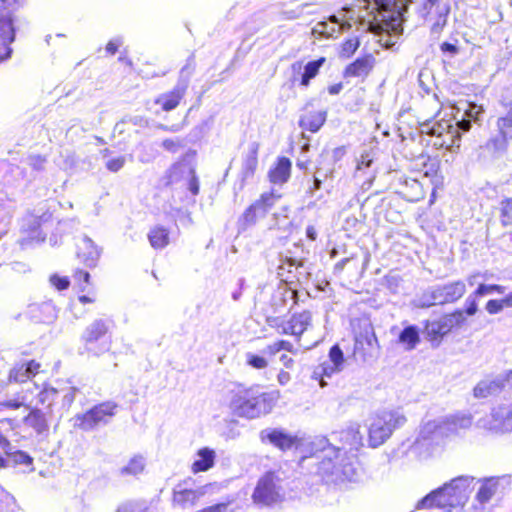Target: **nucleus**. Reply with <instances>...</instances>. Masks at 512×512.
I'll use <instances>...</instances> for the list:
<instances>
[{
	"label": "nucleus",
	"instance_id": "6e6552de",
	"mask_svg": "<svg viewBox=\"0 0 512 512\" xmlns=\"http://www.w3.org/2000/svg\"><path fill=\"white\" fill-rule=\"evenodd\" d=\"M212 484L199 485L192 477L178 482L172 493V505L182 510L193 509L211 489Z\"/></svg>",
	"mask_w": 512,
	"mask_h": 512
},
{
	"label": "nucleus",
	"instance_id": "4c0bfd02",
	"mask_svg": "<svg viewBox=\"0 0 512 512\" xmlns=\"http://www.w3.org/2000/svg\"><path fill=\"white\" fill-rule=\"evenodd\" d=\"M26 425L32 427L37 433H43L48 429L45 414L40 409H33L25 418Z\"/></svg>",
	"mask_w": 512,
	"mask_h": 512
},
{
	"label": "nucleus",
	"instance_id": "680f3d73",
	"mask_svg": "<svg viewBox=\"0 0 512 512\" xmlns=\"http://www.w3.org/2000/svg\"><path fill=\"white\" fill-rule=\"evenodd\" d=\"M440 50L444 54H449L450 56H455L459 53V47L456 43H450V42H443L440 45Z\"/></svg>",
	"mask_w": 512,
	"mask_h": 512
},
{
	"label": "nucleus",
	"instance_id": "052dcab7",
	"mask_svg": "<svg viewBox=\"0 0 512 512\" xmlns=\"http://www.w3.org/2000/svg\"><path fill=\"white\" fill-rule=\"evenodd\" d=\"M331 368H334L329 362H324L321 364L317 370L314 372L316 375H319L321 377H331L334 373L339 372L338 370H331Z\"/></svg>",
	"mask_w": 512,
	"mask_h": 512
},
{
	"label": "nucleus",
	"instance_id": "e2e57ef3",
	"mask_svg": "<svg viewBox=\"0 0 512 512\" xmlns=\"http://www.w3.org/2000/svg\"><path fill=\"white\" fill-rule=\"evenodd\" d=\"M57 394V391L53 388L45 389L39 393V401L44 404L45 402H49V405L54 400V396Z\"/></svg>",
	"mask_w": 512,
	"mask_h": 512
},
{
	"label": "nucleus",
	"instance_id": "6ab92c4d",
	"mask_svg": "<svg viewBox=\"0 0 512 512\" xmlns=\"http://www.w3.org/2000/svg\"><path fill=\"white\" fill-rule=\"evenodd\" d=\"M480 483L481 485L476 493V500L480 504H486L510 484V477L506 475L488 477L480 480Z\"/></svg>",
	"mask_w": 512,
	"mask_h": 512
},
{
	"label": "nucleus",
	"instance_id": "69168bd1",
	"mask_svg": "<svg viewBox=\"0 0 512 512\" xmlns=\"http://www.w3.org/2000/svg\"><path fill=\"white\" fill-rule=\"evenodd\" d=\"M322 186V180L317 177L316 175L313 176L312 180H311V183L309 184L307 190H306V194L309 195L310 197H313L315 192L317 190H319Z\"/></svg>",
	"mask_w": 512,
	"mask_h": 512
},
{
	"label": "nucleus",
	"instance_id": "8fccbe9b",
	"mask_svg": "<svg viewBox=\"0 0 512 512\" xmlns=\"http://www.w3.org/2000/svg\"><path fill=\"white\" fill-rule=\"evenodd\" d=\"M247 363L255 369H263L267 367L268 362L263 356H259L253 353L246 354Z\"/></svg>",
	"mask_w": 512,
	"mask_h": 512
},
{
	"label": "nucleus",
	"instance_id": "9d476101",
	"mask_svg": "<svg viewBox=\"0 0 512 512\" xmlns=\"http://www.w3.org/2000/svg\"><path fill=\"white\" fill-rule=\"evenodd\" d=\"M24 0H1L0 7V62L10 58L12 49L9 45L14 41L15 29L12 14Z\"/></svg>",
	"mask_w": 512,
	"mask_h": 512
},
{
	"label": "nucleus",
	"instance_id": "4468645a",
	"mask_svg": "<svg viewBox=\"0 0 512 512\" xmlns=\"http://www.w3.org/2000/svg\"><path fill=\"white\" fill-rule=\"evenodd\" d=\"M108 329V323L103 319L94 320L87 326L82 335V339L85 343V348L89 353L98 356L109 350V343L103 340Z\"/></svg>",
	"mask_w": 512,
	"mask_h": 512
},
{
	"label": "nucleus",
	"instance_id": "f257e3e1",
	"mask_svg": "<svg viewBox=\"0 0 512 512\" xmlns=\"http://www.w3.org/2000/svg\"><path fill=\"white\" fill-rule=\"evenodd\" d=\"M308 455L302 456L300 464L313 465V473L326 484L339 485L344 482H357L361 469L354 456L329 443L326 437H316L309 441Z\"/></svg>",
	"mask_w": 512,
	"mask_h": 512
},
{
	"label": "nucleus",
	"instance_id": "13d9d810",
	"mask_svg": "<svg viewBox=\"0 0 512 512\" xmlns=\"http://www.w3.org/2000/svg\"><path fill=\"white\" fill-rule=\"evenodd\" d=\"M477 297L475 296V293H472L469 295L465 301V313L469 316L474 315L477 312L478 306H477Z\"/></svg>",
	"mask_w": 512,
	"mask_h": 512
},
{
	"label": "nucleus",
	"instance_id": "dca6fc26",
	"mask_svg": "<svg viewBox=\"0 0 512 512\" xmlns=\"http://www.w3.org/2000/svg\"><path fill=\"white\" fill-rule=\"evenodd\" d=\"M278 478L274 473L268 472L262 476L255 487L252 498L256 504L270 505L280 498Z\"/></svg>",
	"mask_w": 512,
	"mask_h": 512
},
{
	"label": "nucleus",
	"instance_id": "39448f33",
	"mask_svg": "<svg viewBox=\"0 0 512 512\" xmlns=\"http://www.w3.org/2000/svg\"><path fill=\"white\" fill-rule=\"evenodd\" d=\"M472 425V416L465 413L447 415L425 422L419 431L417 443L439 445L446 438L457 436Z\"/></svg>",
	"mask_w": 512,
	"mask_h": 512
},
{
	"label": "nucleus",
	"instance_id": "09e8293b",
	"mask_svg": "<svg viewBox=\"0 0 512 512\" xmlns=\"http://www.w3.org/2000/svg\"><path fill=\"white\" fill-rule=\"evenodd\" d=\"M47 159L39 154H31L27 157V164L35 171L41 172L45 169Z\"/></svg>",
	"mask_w": 512,
	"mask_h": 512
},
{
	"label": "nucleus",
	"instance_id": "ddd939ff",
	"mask_svg": "<svg viewBox=\"0 0 512 512\" xmlns=\"http://www.w3.org/2000/svg\"><path fill=\"white\" fill-rule=\"evenodd\" d=\"M466 318L464 312L457 310L433 321H427L424 333L429 341L439 343L454 327L461 326Z\"/></svg>",
	"mask_w": 512,
	"mask_h": 512
},
{
	"label": "nucleus",
	"instance_id": "a878e982",
	"mask_svg": "<svg viewBox=\"0 0 512 512\" xmlns=\"http://www.w3.org/2000/svg\"><path fill=\"white\" fill-rule=\"evenodd\" d=\"M350 24L340 23L339 19L332 15L329 17V22L321 21L318 22L312 29V34L315 37L330 38L335 34L340 33L342 30L349 29Z\"/></svg>",
	"mask_w": 512,
	"mask_h": 512
},
{
	"label": "nucleus",
	"instance_id": "7c9ffc66",
	"mask_svg": "<svg viewBox=\"0 0 512 512\" xmlns=\"http://www.w3.org/2000/svg\"><path fill=\"white\" fill-rule=\"evenodd\" d=\"M21 228L24 233H27V237L23 239V242L44 241L45 236L42 235L40 230V220L38 217L33 215L25 217Z\"/></svg>",
	"mask_w": 512,
	"mask_h": 512
},
{
	"label": "nucleus",
	"instance_id": "423d86ee",
	"mask_svg": "<svg viewBox=\"0 0 512 512\" xmlns=\"http://www.w3.org/2000/svg\"><path fill=\"white\" fill-rule=\"evenodd\" d=\"M406 419L395 411H383L368 419V445L377 448L383 445L392 435V432L401 427Z\"/></svg>",
	"mask_w": 512,
	"mask_h": 512
},
{
	"label": "nucleus",
	"instance_id": "ea45409f",
	"mask_svg": "<svg viewBox=\"0 0 512 512\" xmlns=\"http://www.w3.org/2000/svg\"><path fill=\"white\" fill-rule=\"evenodd\" d=\"M504 381L497 379L494 381H481L474 388V395L477 398H485L504 386Z\"/></svg>",
	"mask_w": 512,
	"mask_h": 512
},
{
	"label": "nucleus",
	"instance_id": "79ce46f5",
	"mask_svg": "<svg viewBox=\"0 0 512 512\" xmlns=\"http://www.w3.org/2000/svg\"><path fill=\"white\" fill-rule=\"evenodd\" d=\"M145 468V459L142 456H134L130 459L128 464L121 468V475H133L136 476L143 472Z\"/></svg>",
	"mask_w": 512,
	"mask_h": 512
},
{
	"label": "nucleus",
	"instance_id": "4be33fe9",
	"mask_svg": "<svg viewBox=\"0 0 512 512\" xmlns=\"http://www.w3.org/2000/svg\"><path fill=\"white\" fill-rule=\"evenodd\" d=\"M378 350V340L371 326H367L355 336L354 353L364 359L372 357Z\"/></svg>",
	"mask_w": 512,
	"mask_h": 512
},
{
	"label": "nucleus",
	"instance_id": "2f4dec72",
	"mask_svg": "<svg viewBox=\"0 0 512 512\" xmlns=\"http://www.w3.org/2000/svg\"><path fill=\"white\" fill-rule=\"evenodd\" d=\"M458 128L457 116H454L453 119H442L430 124H424L422 128L423 133L430 134L434 136L436 139L440 136H444V134L450 132L452 129Z\"/></svg>",
	"mask_w": 512,
	"mask_h": 512
},
{
	"label": "nucleus",
	"instance_id": "58836bf2",
	"mask_svg": "<svg viewBox=\"0 0 512 512\" xmlns=\"http://www.w3.org/2000/svg\"><path fill=\"white\" fill-rule=\"evenodd\" d=\"M325 61H326L325 58L321 57V58H319L317 60H313V61L308 62L304 66V71H303V73L301 75L300 84L302 86L307 87L310 84V81L313 78H315L316 75L319 73V70L323 66Z\"/></svg>",
	"mask_w": 512,
	"mask_h": 512
},
{
	"label": "nucleus",
	"instance_id": "cd10ccee",
	"mask_svg": "<svg viewBox=\"0 0 512 512\" xmlns=\"http://www.w3.org/2000/svg\"><path fill=\"white\" fill-rule=\"evenodd\" d=\"M327 111H307L299 119V127L312 133L317 132L325 123Z\"/></svg>",
	"mask_w": 512,
	"mask_h": 512
},
{
	"label": "nucleus",
	"instance_id": "de8ad7c7",
	"mask_svg": "<svg viewBox=\"0 0 512 512\" xmlns=\"http://www.w3.org/2000/svg\"><path fill=\"white\" fill-rule=\"evenodd\" d=\"M373 162H374V156H373L372 151L362 153L360 156V159L357 162L355 176L359 177L361 172H364L366 169L371 168Z\"/></svg>",
	"mask_w": 512,
	"mask_h": 512
},
{
	"label": "nucleus",
	"instance_id": "c756f323",
	"mask_svg": "<svg viewBox=\"0 0 512 512\" xmlns=\"http://www.w3.org/2000/svg\"><path fill=\"white\" fill-rule=\"evenodd\" d=\"M196 456L197 458L194 460L191 466V471L194 474L208 471L214 466L216 458L214 450L208 447H204L198 450Z\"/></svg>",
	"mask_w": 512,
	"mask_h": 512
},
{
	"label": "nucleus",
	"instance_id": "20e7f679",
	"mask_svg": "<svg viewBox=\"0 0 512 512\" xmlns=\"http://www.w3.org/2000/svg\"><path fill=\"white\" fill-rule=\"evenodd\" d=\"M410 3H413V0H373L372 3H368V8L371 9L367 20L369 28L401 34L404 15Z\"/></svg>",
	"mask_w": 512,
	"mask_h": 512
},
{
	"label": "nucleus",
	"instance_id": "603ef678",
	"mask_svg": "<svg viewBox=\"0 0 512 512\" xmlns=\"http://www.w3.org/2000/svg\"><path fill=\"white\" fill-rule=\"evenodd\" d=\"M503 291V288L499 285H486V284H480L478 288L475 290V296L481 297L488 294H493L494 292L501 293Z\"/></svg>",
	"mask_w": 512,
	"mask_h": 512
},
{
	"label": "nucleus",
	"instance_id": "c9c22d12",
	"mask_svg": "<svg viewBox=\"0 0 512 512\" xmlns=\"http://www.w3.org/2000/svg\"><path fill=\"white\" fill-rule=\"evenodd\" d=\"M148 240L154 249H163L169 244V231L163 226H155L149 231Z\"/></svg>",
	"mask_w": 512,
	"mask_h": 512
},
{
	"label": "nucleus",
	"instance_id": "f704fd0d",
	"mask_svg": "<svg viewBox=\"0 0 512 512\" xmlns=\"http://www.w3.org/2000/svg\"><path fill=\"white\" fill-rule=\"evenodd\" d=\"M493 419L503 430H512V405H499L492 410Z\"/></svg>",
	"mask_w": 512,
	"mask_h": 512
},
{
	"label": "nucleus",
	"instance_id": "5701e85b",
	"mask_svg": "<svg viewBox=\"0 0 512 512\" xmlns=\"http://www.w3.org/2000/svg\"><path fill=\"white\" fill-rule=\"evenodd\" d=\"M101 249L87 236H83L77 244L78 258L89 268L96 267Z\"/></svg>",
	"mask_w": 512,
	"mask_h": 512
},
{
	"label": "nucleus",
	"instance_id": "e433bc0d",
	"mask_svg": "<svg viewBox=\"0 0 512 512\" xmlns=\"http://www.w3.org/2000/svg\"><path fill=\"white\" fill-rule=\"evenodd\" d=\"M482 112L481 107L476 104H467V108L460 118L457 117L458 125L462 132H467L471 128L472 121L478 120V115Z\"/></svg>",
	"mask_w": 512,
	"mask_h": 512
},
{
	"label": "nucleus",
	"instance_id": "a19ab883",
	"mask_svg": "<svg viewBox=\"0 0 512 512\" xmlns=\"http://www.w3.org/2000/svg\"><path fill=\"white\" fill-rule=\"evenodd\" d=\"M301 267L302 264L297 262L296 259L286 257L285 259H281V262L277 267V274L281 280L285 282L292 281V277H290L289 274H292Z\"/></svg>",
	"mask_w": 512,
	"mask_h": 512
},
{
	"label": "nucleus",
	"instance_id": "bb28decb",
	"mask_svg": "<svg viewBox=\"0 0 512 512\" xmlns=\"http://www.w3.org/2000/svg\"><path fill=\"white\" fill-rule=\"evenodd\" d=\"M40 369V364L34 360L25 364L16 365L9 373V381L15 383L26 382L35 376Z\"/></svg>",
	"mask_w": 512,
	"mask_h": 512
},
{
	"label": "nucleus",
	"instance_id": "0e129e2a",
	"mask_svg": "<svg viewBox=\"0 0 512 512\" xmlns=\"http://www.w3.org/2000/svg\"><path fill=\"white\" fill-rule=\"evenodd\" d=\"M504 307V303L502 300H489L486 304V310L490 314H496L500 312Z\"/></svg>",
	"mask_w": 512,
	"mask_h": 512
},
{
	"label": "nucleus",
	"instance_id": "473e14b6",
	"mask_svg": "<svg viewBox=\"0 0 512 512\" xmlns=\"http://www.w3.org/2000/svg\"><path fill=\"white\" fill-rule=\"evenodd\" d=\"M461 133L462 130L458 126V128L450 130V132L444 134V136L435 139L433 145L454 152L460 147Z\"/></svg>",
	"mask_w": 512,
	"mask_h": 512
},
{
	"label": "nucleus",
	"instance_id": "bf43d9fd",
	"mask_svg": "<svg viewBox=\"0 0 512 512\" xmlns=\"http://www.w3.org/2000/svg\"><path fill=\"white\" fill-rule=\"evenodd\" d=\"M126 159L124 156L113 158L107 161L106 168L111 172H118L124 166Z\"/></svg>",
	"mask_w": 512,
	"mask_h": 512
},
{
	"label": "nucleus",
	"instance_id": "0eeeda50",
	"mask_svg": "<svg viewBox=\"0 0 512 512\" xmlns=\"http://www.w3.org/2000/svg\"><path fill=\"white\" fill-rule=\"evenodd\" d=\"M466 292L463 281L457 280L442 285H434L427 288L414 303L418 308H429L434 305L453 303L460 299Z\"/></svg>",
	"mask_w": 512,
	"mask_h": 512
},
{
	"label": "nucleus",
	"instance_id": "774afa93",
	"mask_svg": "<svg viewBox=\"0 0 512 512\" xmlns=\"http://www.w3.org/2000/svg\"><path fill=\"white\" fill-rule=\"evenodd\" d=\"M123 41L120 37L111 39L106 45V51L113 55L117 52L118 48L122 45Z\"/></svg>",
	"mask_w": 512,
	"mask_h": 512
},
{
	"label": "nucleus",
	"instance_id": "49530a36",
	"mask_svg": "<svg viewBox=\"0 0 512 512\" xmlns=\"http://www.w3.org/2000/svg\"><path fill=\"white\" fill-rule=\"evenodd\" d=\"M147 505L144 501H127L118 506L116 512H146Z\"/></svg>",
	"mask_w": 512,
	"mask_h": 512
},
{
	"label": "nucleus",
	"instance_id": "3c124183",
	"mask_svg": "<svg viewBox=\"0 0 512 512\" xmlns=\"http://www.w3.org/2000/svg\"><path fill=\"white\" fill-rule=\"evenodd\" d=\"M360 42L358 38H350L346 40L342 45V56L350 57L358 49Z\"/></svg>",
	"mask_w": 512,
	"mask_h": 512
},
{
	"label": "nucleus",
	"instance_id": "f8f14e48",
	"mask_svg": "<svg viewBox=\"0 0 512 512\" xmlns=\"http://www.w3.org/2000/svg\"><path fill=\"white\" fill-rule=\"evenodd\" d=\"M260 437L262 441H268L281 451L295 449L304 453L309 448V441L297 435H292L281 428L264 429L261 431Z\"/></svg>",
	"mask_w": 512,
	"mask_h": 512
},
{
	"label": "nucleus",
	"instance_id": "f3484780",
	"mask_svg": "<svg viewBox=\"0 0 512 512\" xmlns=\"http://www.w3.org/2000/svg\"><path fill=\"white\" fill-rule=\"evenodd\" d=\"M186 69L187 67H184L181 70V75L176 86L171 91L159 95L155 100V103L161 105L164 111L168 112L174 110L186 94L190 75V72H188L186 76L184 75Z\"/></svg>",
	"mask_w": 512,
	"mask_h": 512
},
{
	"label": "nucleus",
	"instance_id": "412c9836",
	"mask_svg": "<svg viewBox=\"0 0 512 512\" xmlns=\"http://www.w3.org/2000/svg\"><path fill=\"white\" fill-rule=\"evenodd\" d=\"M34 323H52L57 318V310L50 301L29 304L23 314Z\"/></svg>",
	"mask_w": 512,
	"mask_h": 512
},
{
	"label": "nucleus",
	"instance_id": "37998d69",
	"mask_svg": "<svg viewBox=\"0 0 512 512\" xmlns=\"http://www.w3.org/2000/svg\"><path fill=\"white\" fill-rule=\"evenodd\" d=\"M310 7H311V4L303 3V4L298 5L294 9L284 10L282 12L283 18L286 20H295V19H299L304 14H309V15L314 14L315 13L314 11L308 10V8H310Z\"/></svg>",
	"mask_w": 512,
	"mask_h": 512
},
{
	"label": "nucleus",
	"instance_id": "1a4fd4ad",
	"mask_svg": "<svg viewBox=\"0 0 512 512\" xmlns=\"http://www.w3.org/2000/svg\"><path fill=\"white\" fill-rule=\"evenodd\" d=\"M184 181L188 190L193 194L199 193V181L195 174L194 154L185 155L180 161L173 164L162 178L165 186Z\"/></svg>",
	"mask_w": 512,
	"mask_h": 512
},
{
	"label": "nucleus",
	"instance_id": "a18cd8bd",
	"mask_svg": "<svg viewBox=\"0 0 512 512\" xmlns=\"http://www.w3.org/2000/svg\"><path fill=\"white\" fill-rule=\"evenodd\" d=\"M329 363L334 370L341 371L344 364V354L338 345H333L329 351ZM333 370V368H331Z\"/></svg>",
	"mask_w": 512,
	"mask_h": 512
},
{
	"label": "nucleus",
	"instance_id": "f03ea898",
	"mask_svg": "<svg viewBox=\"0 0 512 512\" xmlns=\"http://www.w3.org/2000/svg\"><path fill=\"white\" fill-rule=\"evenodd\" d=\"M277 400L278 393L265 392L260 386H251L233 394L230 408L236 416L252 420L269 414Z\"/></svg>",
	"mask_w": 512,
	"mask_h": 512
},
{
	"label": "nucleus",
	"instance_id": "864d4df0",
	"mask_svg": "<svg viewBox=\"0 0 512 512\" xmlns=\"http://www.w3.org/2000/svg\"><path fill=\"white\" fill-rule=\"evenodd\" d=\"M50 283L59 291L67 289L70 285L68 277H61L57 274H53L50 277Z\"/></svg>",
	"mask_w": 512,
	"mask_h": 512
},
{
	"label": "nucleus",
	"instance_id": "9b49d317",
	"mask_svg": "<svg viewBox=\"0 0 512 512\" xmlns=\"http://www.w3.org/2000/svg\"><path fill=\"white\" fill-rule=\"evenodd\" d=\"M117 404L114 402H103L95 405L84 414L76 416L79 428L90 431L100 425H107L116 414Z\"/></svg>",
	"mask_w": 512,
	"mask_h": 512
},
{
	"label": "nucleus",
	"instance_id": "aec40b11",
	"mask_svg": "<svg viewBox=\"0 0 512 512\" xmlns=\"http://www.w3.org/2000/svg\"><path fill=\"white\" fill-rule=\"evenodd\" d=\"M311 323V312L302 311L301 313L293 314L288 321H282L281 324H277V327L281 334L299 337L311 326Z\"/></svg>",
	"mask_w": 512,
	"mask_h": 512
},
{
	"label": "nucleus",
	"instance_id": "6e6d98bb",
	"mask_svg": "<svg viewBox=\"0 0 512 512\" xmlns=\"http://www.w3.org/2000/svg\"><path fill=\"white\" fill-rule=\"evenodd\" d=\"M347 435L351 436L350 445L358 447L362 445V435L359 431V426H351L346 431Z\"/></svg>",
	"mask_w": 512,
	"mask_h": 512
},
{
	"label": "nucleus",
	"instance_id": "338daca9",
	"mask_svg": "<svg viewBox=\"0 0 512 512\" xmlns=\"http://www.w3.org/2000/svg\"><path fill=\"white\" fill-rule=\"evenodd\" d=\"M257 166V158L255 152L247 157L245 160V173L252 174Z\"/></svg>",
	"mask_w": 512,
	"mask_h": 512
},
{
	"label": "nucleus",
	"instance_id": "4d7b16f0",
	"mask_svg": "<svg viewBox=\"0 0 512 512\" xmlns=\"http://www.w3.org/2000/svg\"><path fill=\"white\" fill-rule=\"evenodd\" d=\"M161 145L165 150L172 152V153H176L183 146L182 141L178 138L165 139V140H163Z\"/></svg>",
	"mask_w": 512,
	"mask_h": 512
},
{
	"label": "nucleus",
	"instance_id": "c85d7f7f",
	"mask_svg": "<svg viewBox=\"0 0 512 512\" xmlns=\"http://www.w3.org/2000/svg\"><path fill=\"white\" fill-rule=\"evenodd\" d=\"M292 163L287 157H279L276 165L269 171V179L273 184L282 185L288 181Z\"/></svg>",
	"mask_w": 512,
	"mask_h": 512
},
{
	"label": "nucleus",
	"instance_id": "393cba45",
	"mask_svg": "<svg viewBox=\"0 0 512 512\" xmlns=\"http://www.w3.org/2000/svg\"><path fill=\"white\" fill-rule=\"evenodd\" d=\"M374 65L375 57L372 54H367L363 57H359L346 67L344 71V77L365 78L370 74Z\"/></svg>",
	"mask_w": 512,
	"mask_h": 512
},
{
	"label": "nucleus",
	"instance_id": "a211bd4d",
	"mask_svg": "<svg viewBox=\"0 0 512 512\" xmlns=\"http://www.w3.org/2000/svg\"><path fill=\"white\" fill-rule=\"evenodd\" d=\"M278 198L279 196H276L273 192L263 193L260 199L251 204L243 213L242 219L245 225L251 226L258 219L264 218Z\"/></svg>",
	"mask_w": 512,
	"mask_h": 512
},
{
	"label": "nucleus",
	"instance_id": "b1692460",
	"mask_svg": "<svg viewBox=\"0 0 512 512\" xmlns=\"http://www.w3.org/2000/svg\"><path fill=\"white\" fill-rule=\"evenodd\" d=\"M511 141V136H508L505 132L503 134L497 131L496 134L492 135L487 140L483 148L493 159H500L507 154Z\"/></svg>",
	"mask_w": 512,
	"mask_h": 512
},
{
	"label": "nucleus",
	"instance_id": "2eb2a0df",
	"mask_svg": "<svg viewBox=\"0 0 512 512\" xmlns=\"http://www.w3.org/2000/svg\"><path fill=\"white\" fill-rule=\"evenodd\" d=\"M450 13V6L447 2L440 0H424L418 8V14L423 19H433L435 14L436 18L431 25V33L433 35H440L443 28L447 24V17Z\"/></svg>",
	"mask_w": 512,
	"mask_h": 512
},
{
	"label": "nucleus",
	"instance_id": "5fc2aeb1",
	"mask_svg": "<svg viewBox=\"0 0 512 512\" xmlns=\"http://www.w3.org/2000/svg\"><path fill=\"white\" fill-rule=\"evenodd\" d=\"M11 457L15 464L29 466L32 465L33 462L32 457L24 451H16L11 455Z\"/></svg>",
	"mask_w": 512,
	"mask_h": 512
},
{
	"label": "nucleus",
	"instance_id": "c03bdc74",
	"mask_svg": "<svg viewBox=\"0 0 512 512\" xmlns=\"http://www.w3.org/2000/svg\"><path fill=\"white\" fill-rule=\"evenodd\" d=\"M500 221L503 226L512 225V198L500 202Z\"/></svg>",
	"mask_w": 512,
	"mask_h": 512
},
{
	"label": "nucleus",
	"instance_id": "7ed1b4c3",
	"mask_svg": "<svg viewBox=\"0 0 512 512\" xmlns=\"http://www.w3.org/2000/svg\"><path fill=\"white\" fill-rule=\"evenodd\" d=\"M474 477L462 475L433 490L418 504V507L431 509H452L463 507L473 489Z\"/></svg>",
	"mask_w": 512,
	"mask_h": 512
},
{
	"label": "nucleus",
	"instance_id": "72a5a7b5",
	"mask_svg": "<svg viewBox=\"0 0 512 512\" xmlns=\"http://www.w3.org/2000/svg\"><path fill=\"white\" fill-rule=\"evenodd\" d=\"M398 342L402 344L406 350H413L420 342L419 329L415 325L406 326L398 336Z\"/></svg>",
	"mask_w": 512,
	"mask_h": 512
}]
</instances>
